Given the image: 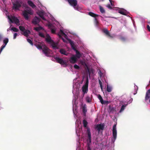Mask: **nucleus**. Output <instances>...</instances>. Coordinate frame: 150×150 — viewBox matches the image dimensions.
Returning a JSON list of instances; mask_svg holds the SVG:
<instances>
[{
  "mask_svg": "<svg viewBox=\"0 0 150 150\" xmlns=\"http://www.w3.org/2000/svg\"><path fill=\"white\" fill-rule=\"evenodd\" d=\"M39 35L42 38H45V35L44 34L41 33H39Z\"/></svg>",
  "mask_w": 150,
  "mask_h": 150,
  "instance_id": "36",
  "label": "nucleus"
},
{
  "mask_svg": "<svg viewBox=\"0 0 150 150\" xmlns=\"http://www.w3.org/2000/svg\"><path fill=\"white\" fill-rule=\"evenodd\" d=\"M51 25H50H50H48V26H49V27H51Z\"/></svg>",
  "mask_w": 150,
  "mask_h": 150,
  "instance_id": "56",
  "label": "nucleus"
},
{
  "mask_svg": "<svg viewBox=\"0 0 150 150\" xmlns=\"http://www.w3.org/2000/svg\"><path fill=\"white\" fill-rule=\"evenodd\" d=\"M42 28L41 26H40L39 27H36L34 28V30H35L37 31H38L40 30H42Z\"/></svg>",
  "mask_w": 150,
  "mask_h": 150,
  "instance_id": "24",
  "label": "nucleus"
},
{
  "mask_svg": "<svg viewBox=\"0 0 150 150\" xmlns=\"http://www.w3.org/2000/svg\"><path fill=\"white\" fill-rule=\"evenodd\" d=\"M11 30H12L13 31H14L15 32H18V30L17 28L15 27H14L12 28H11Z\"/></svg>",
  "mask_w": 150,
  "mask_h": 150,
  "instance_id": "31",
  "label": "nucleus"
},
{
  "mask_svg": "<svg viewBox=\"0 0 150 150\" xmlns=\"http://www.w3.org/2000/svg\"><path fill=\"white\" fill-rule=\"evenodd\" d=\"M71 47L72 48V49H74V50H75L76 51V50L75 48V47H74V45H73L72 46H71Z\"/></svg>",
  "mask_w": 150,
  "mask_h": 150,
  "instance_id": "53",
  "label": "nucleus"
},
{
  "mask_svg": "<svg viewBox=\"0 0 150 150\" xmlns=\"http://www.w3.org/2000/svg\"><path fill=\"white\" fill-rule=\"evenodd\" d=\"M40 20L39 17L35 16L32 20V22L34 25H37L40 22Z\"/></svg>",
  "mask_w": 150,
  "mask_h": 150,
  "instance_id": "10",
  "label": "nucleus"
},
{
  "mask_svg": "<svg viewBox=\"0 0 150 150\" xmlns=\"http://www.w3.org/2000/svg\"><path fill=\"white\" fill-rule=\"evenodd\" d=\"M100 101L101 103L102 104H105L106 103V101H105V102H104L103 98L101 99V100H100Z\"/></svg>",
  "mask_w": 150,
  "mask_h": 150,
  "instance_id": "43",
  "label": "nucleus"
},
{
  "mask_svg": "<svg viewBox=\"0 0 150 150\" xmlns=\"http://www.w3.org/2000/svg\"><path fill=\"white\" fill-rule=\"evenodd\" d=\"M74 67L75 69H79L80 68L76 64L74 65Z\"/></svg>",
  "mask_w": 150,
  "mask_h": 150,
  "instance_id": "41",
  "label": "nucleus"
},
{
  "mask_svg": "<svg viewBox=\"0 0 150 150\" xmlns=\"http://www.w3.org/2000/svg\"><path fill=\"white\" fill-rule=\"evenodd\" d=\"M107 7L108 8H110V9H112V8L110 4H108L107 6Z\"/></svg>",
  "mask_w": 150,
  "mask_h": 150,
  "instance_id": "51",
  "label": "nucleus"
},
{
  "mask_svg": "<svg viewBox=\"0 0 150 150\" xmlns=\"http://www.w3.org/2000/svg\"><path fill=\"white\" fill-rule=\"evenodd\" d=\"M6 46V45H3L1 46L0 50V54L2 50H3V49Z\"/></svg>",
  "mask_w": 150,
  "mask_h": 150,
  "instance_id": "37",
  "label": "nucleus"
},
{
  "mask_svg": "<svg viewBox=\"0 0 150 150\" xmlns=\"http://www.w3.org/2000/svg\"><path fill=\"white\" fill-rule=\"evenodd\" d=\"M116 124H115L112 128V131H117L116 130Z\"/></svg>",
  "mask_w": 150,
  "mask_h": 150,
  "instance_id": "40",
  "label": "nucleus"
},
{
  "mask_svg": "<svg viewBox=\"0 0 150 150\" xmlns=\"http://www.w3.org/2000/svg\"><path fill=\"white\" fill-rule=\"evenodd\" d=\"M109 0L110 1V3L111 4V5H112V0Z\"/></svg>",
  "mask_w": 150,
  "mask_h": 150,
  "instance_id": "54",
  "label": "nucleus"
},
{
  "mask_svg": "<svg viewBox=\"0 0 150 150\" xmlns=\"http://www.w3.org/2000/svg\"><path fill=\"white\" fill-rule=\"evenodd\" d=\"M82 112L84 116H86V112H87L86 105L84 104L82 107Z\"/></svg>",
  "mask_w": 150,
  "mask_h": 150,
  "instance_id": "13",
  "label": "nucleus"
},
{
  "mask_svg": "<svg viewBox=\"0 0 150 150\" xmlns=\"http://www.w3.org/2000/svg\"><path fill=\"white\" fill-rule=\"evenodd\" d=\"M60 33H61V34L62 35H65V33L63 31V30H60Z\"/></svg>",
  "mask_w": 150,
  "mask_h": 150,
  "instance_id": "42",
  "label": "nucleus"
},
{
  "mask_svg": "<svg viewBox=\"0 0 150 150\" xmlns=\"http://www.w3.org/2000/svg\"><path fill=\"white\" fill-rule=\"evenodd\" d=\"M125 105H122L121 107L120 110V112H121L122 111L125 109Z\"/></svg>",
  "mask_w": 150,
  "mask_h": 150,
  "instance_id": "34",
  "label": "nucleus"
},
{
  "mask_svg": "<svg viewBox=\"0 0 150 150\" xmlns=\"http://www.w3.org/2000/svg\"><path fill=\"white\" fill-rule=\"evenodd\" d=\"M77 59L75 55H73L71 57L69 61L72 64H74L77 62Z\"/></svg>",
  "mask_w": 150,
  "mask_h": 150,
  "instance_id": "11",
  "label": "nucleus"
},
{
  "mask_svg": "<svg viewBox=\"0 0 150 150\" xmlns=\"http://www.w3.org/2000/svg\"><path fill=\"white\" fill-rule=\"evenodd\" d=\"M3 39V35L1 34H0V42Z\"/></svg>",
  "mask_w": 150,
  "mask_h": 150,
  "instance_id": "45",
  "label": "nucleus"
},
{
  "mask_svg": "<svg viewBox=\"0 0 150 150\" xmlns=\"http://www.w3.org/2000/svg\"><path fill=\"white\" fill-rule=\"evenodd\" d=\"M120 39L122 41L124 42L126 41V38L125 37L121 36L120 37Z\"/></svg>",
  "mask_w": 150,
  "mask_h": 150,
  "instance_id": "26",
  "label": "nucleus"
},
{
  "mask_svg": "<svg viewBox=\"0 0 150 150\" xmlns=\"http://www.w3.org/2000/svg\"><path fill=\"white\" fill-rule=\"evenodd\" d=\"M52 44L51 45L54 48H57V46L53 41L51 43Z\"/></svg>",
  "mask_w": 150,
  "mask_h": 150,
  "instance_id": "30",
  "label": "nucleus"
},
{
  "mask_svg": "<svg viewBox=\"0 0 150 150\" xmlns=\"http://www.w3.org/2000/svg\"><path fill=\"white\" fill-rule=\"evenodd\" d=\"M87 150H91V148L89 146V145L87 147Z\"/></svg>",
  "mask_w": 150,
  "mask_h": 150,
  "instance_id": "49",
  "label": "nucleus"
},
{
  "mask_svg": "<svg viewBox=\"0 0 150 150\" xmlns=\"http://www.w3.org/2000/svg\"><path fill=\"white\" fill-rule=\"evenodd\" d=\"M87 133L88 136V139H87V141L89 143H90L91 142V132H90V129L89 128L87 127Z\"/></svg>",
  "mask_w": 150,
  "mask_h": 150,
  "instance_id": "8",
  "label": "nucleus"
},
{
  "mask_svg": "<svg viewBox=\"0 0 150 150\" xmlns=\"http://www.w3.org/2000/svg\"><path fill=\"white\" fill-rule=\"evenodd\" d=\"M137 93V91H136L135 93H134V95H135Z\"/></svg>",
  "mask_w": 150,
  "mask_h": 150,
  "instance_id": "55",
  "label": "nucleus"
},
{
  "mask_svg": "<svg viewBox=\"0 0 150 150\" xmlns=\"http://www.w3.org/2000/svg\"><path fill=\"white\" fill-rule=\"evenodd\" d=\"M118 12L124 15H126L127 11L126 10L123 9V10L120 9L118 10Z\"/></svg>",
  "mask_w": 150,
  "mask_h": 150,
  "instance_id": "16",
  "label": "nucleus"
},
{
  "mask_svg": "<svg viewBox=\"0 0 150 150\" xmlns=\"http://www.w3.org/2000/svg\"><path fill=\"white\" fill-rule=\"evenodd\" d=\"M88 78L87 77L86 79V83L82 87V91L83 92V97L85 94L87 93L88 92Z\"/></svg>",
  "mask_w": 150,
  "mask_h": 150,
  "instance_id": "3",
  "label": "nucleus"
},
{
  "mask_svg": "<svg viewBox=\"0 0 150 150\" xmlns=\"http://www.w3.org/2000/svg\"><path fill=\"white\" fill-rule=\"evenodd\" d=\"M18 35V34L16 33H15L14 34V36H13V39H15L16 38V36Z\"/></svg>",
  "mask_w": 150,
  "mask_h": 150,
  "instance_id": "46",
  "label": "nucleus"
},
{
  "mask_svg": "<svg viewBox=\"0 0 150 150\" xmlns=\"http://www.w3.org/2000/svg\"><path fill=\"white\" fill-rule=\"evenodd\" d=\"M45 45L43 44L42 42H36L34 45L39 50H42L43 48V46Z\"/></svg>",
  "mask_w": 150,
  "mask_h": 150,
  "instance_id": "7",
  "label": "nucleus"
},
{
  "mask_svg": "<svg viewBox=\"0 0 150 150\" xmlns=\"http://www.w3.org/2000/svg\"><path fill=\"white\" fill-rule=\"evenodd\" d=\"M115 111V109L114 108H110V112H112V113L113 111Z\"/></svg>",
  "mask_w": 150,
  "mask_h": 150,
  "instance_id": "44",
  "label": "nucleus"
},
{
  "mask_svg": "<svg viewBox=\"0 0 150 150\" xmlns=\"http://www.w3.org/2000/svg\"><path fill=\"white\" fill-rule=\"evenodd\" d=\"M150 98V88L146 92L145 98V100H147Z\"/></svg>",
  "mask_w": 150,
  "mask_h": 150,
  "instance_id": "15",
  "label": "nucleus"
},
{
  "mask_svg": "<svg viewBox=\"0 0 150 150\" xmlns=\"http://www.w3.org/2000/svg\"><path fill=\"white\" fill-rule=\"evenodd\" d=\"M8 42V38H6L3 40V42L4 45H6Z\"/></svg>",
  "mask_w": 150,
  "mask_h": 150,
  "instance_id": "29",
  "label": "nucleus"
},
{
  "mask_svg": "<svg viewBox=\"0 0 150 150\" xmlns=\"http://www.w3.org/2000/svg\"><path fill=\"white\" fill-rule=\"evenodd\" d=\"M88 15H90V16L94 17L96 18L97 17H98V15H96L93 13H92V12H89L88 13Z\"/></svg>",
  "mask_w": 150,
  "mask_h": 150,
  "instance_id": "22",
  "label": "nucleus"
},
{
  "mask_svg": "<svg viewBox=\"0 0 150 150\" xmlns=\"http://www.w3.org/2000/svg\"><path fill=\"white\" fill-rule=\"evenodd\" d=\"M69 43H70V44L71 45V46H72L73 45H74V43L71 40H70L69 41Z\"/></svg>",
  "mask_w": 150,
  "mask_h": 150,
  "instance_id": "50",
  "label": "nucleus"
},
{
  "mask_svg": "<svg viewBox=\"0 0 150 150\" xmlns=\"http://www.w3.org/2000/svg\"><path fill=\"white\" fill-rule=\"evenodd\" d=\"M76 57L78 58H79L81 56V55L80 54L79 52L77 50H76Z\"/></svg>",
  "mask_w": 150,
  "mask_h": 150,
  "instance_id": "21",
  "label": "nucleus"
},
{
  "mask_svg": "<svg viewBox=\"0 0 150 150\" xmlns=\"http://www.w3.org/2000/svg\"><path fill=\"white\" fill-rule=\"evenodd\" d=\"M22 4L21 2L18 1H16L14 3H13V9L16 10H19V8L21 6Z\"/></svg>",
  "mask_w": 150,
  "mask_h": 150,
  "instance_id": "6",
  "label": "nucleus"
},
{
  "mask_svg": "<svg viewBox=\"0 0 150 150\" xmlns=\"http://www.w3.org/2000/svg\"><path fill=\"white\" fill-rule=\"evenodd\" d=\"M95 24L96 26H98L99 24V22L96 18H95Z\"/></svg>",
  "mask_w": 150,
  "mask_h": 150,
  "instance_id": "32",
  "label": "nucleus"
},
{
  "mask_svg": "<svg viewBox=\"0 0 150 150\" xmlns=\"http://www.w3.org/2000/svg\"><path fill=\"white\" fill-rule=\"evenodd\" d=\"M59 35V36H60H60H60V35Z\"/></svg>",
  "mask_w": 150,
  "mask_h": 150,
  "instance_id": "57",
  "label": "nucleus"
},
{
  "mask_svg": "<svg viewBox=\"0 0 150 150\" xmlns=\"http://www.w3.org/2000/svg\"><path fill=\"white\" fill-rule=\"evenodd\" d=\"M104 125L103 124H98L96 125V128L97 129L98 132H100L101 130H103L104 129Z\"/></svg>",
  "mask_w": 150,
  "mask_h": 150,
  "instance_id": "12",
  "label": "nucleus"
},
{
  "mask_svg": "<svg viewBox=\"0 0 150 150\" xmlns=\"http://www.w3.org/2000/svg\"><path fill=\"white\" fill-rule=\"evenodd\" d=\"M59 52L62 54L67 56L68 55V53H67L65 50L64 49H61L59 50Z\"/></svg>",
  "mask_w": 150,
  "mask_h": 150,
  "instance_id": "20",
  "label": "nucleus"
},
{
  "mask_svg": "<svg viewBox=\"0 0 150 150\" xmlns=\"http://www.w3.org/2000/svg\"><path fill=\"white\" fill-rule=\"evenodd\" d=\"M98 73L99 75L101 77L102 76V74L101 72V71H100L98 72Z\"/></svg>",
  "mask_w": 150,
  "mask_h": 150,
  "instance_id": "52",
  "label": "nucleus"
},
{
  "mask_svg": "<svg viewBox=\"0 0 150 150\" xmlns=\"http://www.w3.org/2000/svg\"><path fill=\"white\" fill-rule=\"evenodd\" d=\"M83 126L85 127H86L88 124V122L85 120H83Z\"/></svg>",
  "mask_w": 150,
  "mask_h": 150,
  "instance_id": "25",
  "label": "nucleus"
},
{
  "mask_svg": "<svg viewBox=\"0 0 150 150\" xmlns=\"http://www.w3.org/2000/svg\"><path fill=\"white\" fill-rule=\"evenodd\" d=\"M51 33L53 34L55 33L56 29L54 28H51Z\"/></svg>",
  "mask_w": 150,
  "mask_h": 150,
  "instance_id": "39",
  "label": "nucleus"
},
{
  "mask_svg": "<svg viewBox=\"0 0 150 150\" xmlns=\"http://www.w3.org/2000/svg\"><path fill=\"white\" fill-rule=\"evenodd\" d=\"M42 50L43 53L47 57H49L51 52V50L45 45H44Z\"/></svg>",
  "mask_w": 150,
  "mask_h": 150,
  "instance_id": "5",
  "label": "nucleus"
},
{
  "mask_svg": "<svg viewBox=\"0 0 150 150\" xmlns=\"http://www.w3.org/2000/svg\"><path fill=\"white\" fill-rule=\"evenodd\" d=\"M38 14L39 16L42 18L43 20H45V19L44 16V13L43 11H40L38 13Z\"/></svg>",
  "mask_w": 150,
  "mask_h": 150,
  "instance_id": "18",
  "label": "nucleus"
},
{
  "mask_svg": "<svg viewBox=\"0 0 150 150\" xmlns=\"http://www.w3.org/2000/svg\"><path fill=\"white\" fill-rule=\"evenodd\" d=\"M147 30H148L149 31V32H150V27L149 26V25H147Z\"/></svg>",
  "mask_w": 150,
  "mask_h": 150,
  "instance_id": "48",
  "label": "nucleus"
},
{
  "mask_svg": "<svg viewBox=\"0 0 150 150\" xmlns=\"http://www.w3.org/2000/svg\"><path fill=\"white\" fill-rule=\"evenodd\" d=\"M27 40L28 42L30 43L32 45H33V43L32 40L29 39H27Z\"/></svg>",
  "mask_w": 150,
  "mask_h": 150,
  "instance_id": "33",
  "label": "nucleus"
},
{
  "mask_svg": "<svg viewBox=\"0 0 150 150\" xmlns=\"http://www.w3.org/2000/svg\"><path fill=\"white\" fill-rule=\"evenodd\" d=\"M99 83L100 85V88L102 90L103 89L102 83L100 79H99Z\"/></svg>",
  "mask_w": 150,
  "mask_h": 150,
  "instance_id": "35",
  "label": "nucleus"
},
{
  "mask_svg": "<svg viewBox=\"0 0 150 150\" xmlns=\"http://www.w3.org/2000/svg\"><path fill=\"white\" fill-rule=\"evenodd\" d=\"M99 8H100V12L102 13H105V11L102 7L101 6H100Z\"/></svg>",
  "mask_w": 150,
  "mask_h": 150,
  "instance_id": "28",
  "label": "nucleus"
},
{
  "mask_svg": "<svg viewBox=\"0 0 150 150\" xmlns=\"http://www.w3.org/2000/svg\"><path fill=\"white\" fill-rule=\"evenodd\" d=\"M33 14V11L30 8L25 10L23 11V16L26 20H28L29 18V16Z\"/></svg>",
  "mask_w": 150,
  "mask_h": 150,
  "instance_id": "1",
  "label": "nucleus"
},
{
  "mask_svg": "<svg viewBox=\"0 0 150 150\" xmlns=\"http://www.w3.org/2000/svg\"><path fill=\"white\" fill-rule=\"evenodd\" d=\"M103 32L106 34V35L108 36L109 37H111L110 36V33L108 31V30L107 29H104L103 30Z\"/></svg>",
  "mask_w": 150,
  "mask_h": 150,
  "instance_id": "19",
  "label": "nucleus"
},
{
  "mask_svg": "<svg viewBox=\"0 0 150 150\" xmlns=\"http://www.w3.org/2000/svg\"><path fill=\"white\" fill-rule=\"evenodd\" d=\"M28 5L31 6L33 8H34L36 7V6L31 1H28Z\"/></svg>",
  "mask_w": 150,
  "mask_h": 150,
  "instance_id": "17",
  "label": "nucleus"
},
{
  "mask_svg": "<svg viewBox=\"0 0 150 150\" xmlns=\"http://www.w3.org/2000/svg\"><path fill=\"white\" fill-rule=\"evenodd\" d=\"M8 18L11 23H14L18 25H20L19 20L15 16H11L10 17L8 16Z\"/></svg>",
  "mask_w": 150,
  "mask_h": 150,
  "instance_id": "4",
  "label": "nucleus"
},
{
  "mask_svg": "<svg viewBox=\"0 0 150 150\" xmlns=\"http://www.w3.org/2000/svg\"><path fill=\"white\" fill-rule=\"evenodd\" d=\"M45 40L47 42L50 43L53 41V40H52L50 36L48 34L46 35Z\"/></svg>",
  "mask_w": 150,
  "mask_h": 150,
  "instance_id": "14",
  "label": "nucleus"
},
{
  "mask_svg": "<svg viewBox=\"0 0 150 150\" xmlns=\"http://www.w3.org/2000/svg\"><path fill=\"white\" fill-rule=\"evenodd\" d=\"M86 100L87 102L89 103L91 102V100L89 97L87 96L86 98Z\"/></svg>",
  "mask_w": 150,
  "mask_h": 150,
  "instance_id": "38",
  "label": "nucleus"
},
{
  "mask_svg": "<svg viewBox=\"0 0 150 150\" xmlns=\"http://www.w3.org/2000/svg\"><path fill=\"white\" fill-rule=\"evenodd\" d=\"M55 59L57 62L60 64L61 65H66V62H64L62 59L58 57H56Z\"/></svg>",
  "mask_w": 150,
  "mask_h": 150,
  "instance_id": "9",
  "label": "nucleus"
},
{
  "mask_svg": "<svg viewBox=\"0 0 150 150\" xmlns=\"http://www.w3.org/2000/svg\"><path fill=\"white\" fill-rule=\"evenodd\" d=\"M19 28L20 30L22 31V34L24 36L28 38L29 35L30 34V30L26 29L24 27L20 26H19Z\"/></svg>",
  "mask_w": 150,
  "mask_h": 150,
  "instance_id": "2",
  "label": "nucleus"
},
{
  "mask_svg": "<svg viewBox=\"0 0 150 150\" xmlns=\"http://www.w3.org/2000/svg\"><path fill=\"white\" fill-rule=\"evenodd\" d=\"M117 131H112V136L115 140L116 139L117 137Z\"/></svg>",
  "mask_w": 150,
  "mask_h": 150,
  "instance_id": "23",
  "label": "nucleus"
},
{
  "mask_svg": "<svg viewBox=\"0 0 150 150\" xmlns=\"http://www.w3.org/2000/svg\"><path fill=\"white\" fill-rule=\"evenodd\" d=\"M98 98L100 100H101V99L103 98L102 96L100 95H98Z\"/></svg>",
  "mask_w": 150,
  "mask_h": 150,
  "instance_id": "47",
  "label": "nucleus"
},
{
  "mask_svg": "<svg viewBox=\"0 0 150 150\" xmlns=\"http://www.w3.org/2000/svg\"><path fill=\"white\" fill-rule=\"evenodd\" d=\"M106 90L108 92H110L112 91V88L110 86H109L108 85L107 86Z\"/></svg>",
  "mask_w": 150,
  "mask_h": 150,
  "instance_id": "27",
  "label": "nucleus"
}]
</instances>
